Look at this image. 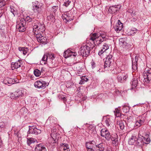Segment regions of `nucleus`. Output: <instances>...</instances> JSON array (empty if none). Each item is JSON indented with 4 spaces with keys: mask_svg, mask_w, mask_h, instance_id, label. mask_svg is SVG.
I'll return each mask as SVG.
<instances>
[{
    "mask_svg": "<svg viewBox=\"0 0 151 151\" xmlns=\"http://www.w3.org/2000/svg\"><path fill=\"white\" fill-rule=\"evenodd\" d=\"M45 28L43 23H35L33 26V32L35 34L43 33L45 31Z\"/></svg>",
    "mask_w": 151,
    "mask_h": 151,
    "instance_id": "nucleus-1",
    "label": "nucleus"
},
{
    "mask_svg": "<svg viewBox=\"0 0 151 151\" xmlns=\"http://www.w3.org/2000/svg\"><path fill=\"white\" fill-rule=\"evenodd\" d=\"M90 37V40L93 42L95 45H98L104 41L103 39L98 35V34L96 33L91 34Z\"/></svg>",
    "mask_w": 151,
    "mask_h": 151,
    "instance_id": "nucleus-2",
    "label": "nucleus"
},
{
    "mask_svg": "<svg viewBox=\"0 0 151 151\" xmlns=\"http://www.w3.org/2000/svg\"><path fill=\"white\" fill-rule=\"evenodd\" d=\"M26 93L25 90L18 89L16 91L10 94V97L12 99H16L25 95Z\"/></svg>",
    "mask_w": 151,
    "mask_h": 151,
    "instance_id": "nucleus-3",
    "label": "nucleus"
},
{
    "mask_svg": "<svg viewBox=\"0 0 151 151\" xmlns=\"http://www.w3.org/2000/svg\"><path fill=\"white\" fill-rule=\"evenodd\" d=\"M90 50V47L86 44L81 47L80 53L82 56L86 57L89 54Z\"/></svg>",
    "mask_w": 151,
    "mask_h": 151,
    "instance_id": "nucleus-4",
    "label": "nucleus"
},
{
    "mask_svg": "<svg viewBox=\"0 0 151 151\" xmlns=\"http://www.w3.org/2000/svg\"><path fill=\"white\" fill-rule=\"evenodd\" d=\"M17 27H18L17 30L20 32H23L25 30L24 26L26 24L25 19H18L17 21Z\"/></svg>",
    "mask_w": 151,
    "mask_h": 151,
    "instance_id": "nucleus-5",
    "label": "nucleus"
},
{
    "mask_svg": "<svg viewBox=\"0 0 151 151\" xmlns=\"http://www.w3.org/2000/svg\"><path fill=\"white\" fill-rule=\"evenodd\" d=\"M32 4L33 11L35 12L39 13L41 10L42 4L37 1H35L32 3Z\"/></svg>",
    "mask_w": 151,
    "mask_h": 151,
    "instance_id": "nucleus-6",
    "label": "nucleus"
},
{
    "mask_svg": "<svg viewBox=\"0 0 151 151\" xmlns=\"http://www.w3.org/2000/svg\"><path fill=\"white\" fill-rule=\"evenodd\" d=\"M143 77L146 82H148L150 80L151 76V68H146L143 73Z\"/></svg>",
    "mask_w": 151,
    "mask_h": 151,
    "instance_id": "nucleus-7",
    "label": "nucleus"
},
{
    "mask_svg": "<svg viewBox=\"0 0 151 151\" xmlns=\"http://www.w3.org/2000/svg\"><path fill=\"white\" fill-rule=\"evenodd\" d=\"M146 118L144 117L139 116L136 119L135 122V126L137 127H140L144 124Z\"/></svg>",
    "mask_w": 151,
    "mask_h": 151,
    "instance_id": "nucleus-8",
    "label": "nucleus"
},
{
    "mask_svg": "<svg viewBox=\"0 0 151 151\" xmlns=\"http://www.w3.org/2000/svg\"><path fill=\"white\" fill-rule=\"evenodd\" d=\"M34 85L35 87L42 89L45 88L46 86L47 85L46 82L42 80L37 81L35 82Z\"/></svg>",
    "mask_w": 151,
    "mask_h": 151,
    "instance_id": "nucleus-9",
    "label": "nucleus"
},
{
    "mask_svg": "<svg viewBox=\"0 0 151 151\" xmlns=\"http://www.w3.org/2000/svg\"><path fill=\"white\" fill-rule=\"evenodd\" d=\"M36 38L38 42L42 44H46L47 42V39L45 37L42 35L43 33L40 34H36Z\"/></svg>",
    "mask_w": 151,
    "mask_h": 151,
    "instance_id": "nucleus-10",
    "label": "nucleus"
},
{
    "mask_svg": "<svg viewBox=\"0 0 151 151\" xmlns=\"http://www.w3.org/2000/svg\"><path fill=\"white\" fill-rule=\"evenodd\" d=\"M41 132V130L38 128H37L34 126L30 127L28 131V134H40Z\"/></svg>",
    "mask_w": 151,
    "mask_h": 151,
    "instance_id": "nucleus-11",
    "label": "nucleus"
},
{
    "mask_svg": "<svg viewBox=\"0 0 151 151\" xmlns=\"http://www.w3.org/2000/svg\"><path fill=\"white\" fill-rule=\"evenodd\" d=\"M101 135L104 137L108 140H109L111 139V135L109 131L106 129H103L101 130Z\"/></svg>",
    "mask_w": 151,
    "mask_h": 151,
    "instance_id": "nucleus-12",
    "label": "nucleus"
},
{
    "mask_svg": "<svg viewBox=\"0 0 151 151\" xmlns=\"http://www.w3.org/2000/svg\"><path fill=\"white\" fill-rule=\"evenodd\" d=\"M92 142L95 143L96 147L97 149L100 151H103L104 150L105 147V145L103 143H99L97 140L96 141H92Z\"/></svg>",
    "mask_w": 151,
    "mask_h": 151,
    "instance_id": "nucleus-13",
    "label": "nucleus"
},
{
    "mask_svg": "<svg viewBox=\"0 0 151 151\" xmlns=\"http://www.w3.org/2000/svg\"><path fill=\"white\" fill-rule=\"evenodd\" d=\"M51 142L52 143H56L59 139L60 136L59 133L57 132L56 133H51Z\"/></svg>",
    "mask_w": 151,
    "mask_h": 151,
    "instance_id": "nucleus-14",
    "label": "nucleus"
},
{
    "mask_svg": "<svg viewBox=\"0 0 151 151\" xmlns=\"http://www.w3.org/2000/svg\"><path fill=\"white\" fill-rule=\"evenodd\" d=\"M121 7L120 5L111 6L110 7L109 11L111 13L115 14L119 10Z\"/></svg>",
    "mask_w": 151,
    "mask_h": 151,
    "instance_id": "nucleus-15",
    "label": "nucleus"
},
{
    "mask_svg": "<svg viewBox=\"0 0 151 151\" xmlns=\"http://www.w3.org/2000/svg\"><path fill=\"white\" fill-rule=\"evenodd\" d=\"M112 55H110L106 58V61L104 65V68L110 66L112 61Z\"/></svg>",
    "mask_w": 151,
    "mask_h": 151,
    "instance_id": "nucleus-16",
    "label": "nucleus"
},
{
    "mask_svg": "<svg viewBox=\"0 0 151 151\" xmlns=\"http://www.w3.org/2000/svg\"><path fill=\"white\" fill-rule=\"evenodd\" d=\"M123 27V23L119 19L114 27L115 30L118 33L122 30Z\"/></svg>",
    "mask_w": 151,
    "mask_h": 151,
    "instance_id": "nucleus-17",
    "label": "nucleus"
},
{
    "mask_svg": "<svg viewBox=\"0 0 151 151\" xmlns=\"http://www.w3.org/2000/svg\"><path fill=\"white\" fill-rule=\"evenodd\" d=\"M77 55V53L72 52L70 50H68L64 53V56L65 58H67L72 55L73 56H76Z\"/></svg>",
    "mask_w": 151,
    "mask_h": 151,
    "instance_id": "nucleus-18",
    "label": "nucleus"
},
{
    "mask_svg": "<svg viewBox=\"0 0 151 151\" xmlns=\"http://www.w3.org/2000/svg\"><path fill=\"white\" fill-rule=\"evenodd\" d=\"M16 81L14 79L6 78L3 81V83L5 84L10 86L12 84L16 83Z\"/></svg>",
    "mask_w": 151,
    "mask_h": 151,
    "instance_id": "nucleus-19",
    "label": "nucleus"
},
{
    "mask_svg": "<svg viewBox=\"0 0 151 151\" xmlns=\"http://www.w3.org/2000/svg\"><path fill=\"white\" fill-rule=\"evenodd\" d=\"M22 64V61L21 60H19L16 62L12 63L11 64L12 69L14 70L15 69H17L20 67Z\"/></svg>",
    "mask_w": 151,
    "mask_h": 151,
    "instance_id": "nucleus-20",
    "label": "nucleus"
},
{
    "mask_svg": "<svg viewBox=\"0 0 151 151\" xmlns=\"http://www.w3.org/2000/svg\"><path fill=\"white\" fill-rule=\"evenodd\" d=\"M109 48L108 45L106 43H104L101 47V50L99 51L98 54L99 55H101L104 53Z\"/></svg>",
    "mask_w": 151,
    "mask_h": 151,
    "instance_id": "nucleus-21",
    "label": "nucleus"
},
{
    "mask_svg": "<svg viewBox=\"0 0 151 151\" xmlns=\"http://www.w3.org/2000/svg\"><path fill=\"white\" fill-rule=\"evenodd\" d=\"M118 136L116 134L113 135L111 136L110 139L112 141V143L115 146L118 144Z\"/></svg>",
    "mask_w": 151,
    "mask_h": 151,
    "instance_id": "nucleus-22",
    "label": "nucleus"
},
{
    "mask_svg": "<svg viewBox=\"0 0 151 151\" xmlns=\"http://www.w3.org/2000/svg\"><path fill=\"white\" fill-rule=\"evenodd\" d=\"M139 141V139H137L135 136H132L131 138L129 139L128 143L129 145H133L135 142L137 140Z\"/></svg>",
    "mask_w": 151,
    "mask_h": 151,
    "instance_id": "nucleus-23",
    "label": "nucleus"
},
{
    "mask_svg": "<svg viewBox=\"0 0 151 151\" xmlns=\"http://www.w3.org/2000/svg\"><path fill=\"white\" fill-rule=\"evenodd\" d=\"M105 123L107 127H109L112 123V118L109 116H107L105 117Z\"/></svg>",
    "mask_w": 151,
    "mask_h": 151,
    "instance_id": "nucleus-24",
    "label": "nucleus"
},
{
    "mask_svg": "<svg viewBox=\"0 0 151 151\" xmlns=\"http://www.w3.org/2000/svg\"><path fill=\"white\" fill-rule=\"evenodd\" d=\"M142 141H143L146 144H148L150 142V136L148 134L145 136V137H142Z\"/></svg>",
    "mask_w": 151,
    "mask_h": 151,
    "instance_id": "nucleus-25",
    "label": "nucleus"
},
{
    "mask_svg": "<svg viewBox=\"0 0 151 151\" xmlns=\"http://www.w3.org/2000/svg\"><path fill=\"white\" fill-rule=\"evenodd\" d=\"M69 149V146L67 144H62V145L60 147V150L61 151H64L66 149Z\"/></svg>",
    "mask_w": 151,
    "mask_h": 151,
    "instance_id": "nucleus-26",
    "label": "nucleus"
},
{
    "mask_svg": "<svg viewBox=\"0 0 151 151\" xmlns=\"http://www.w3.org/2000/svg\"><path fill=\"white\" fill-rule=\"evenodd\" d=\"M19 50L21 51V52H23V54L25 55L27 53L28 51V49L27 47H19Z\"/></svg>",
    "mask_w": 151,
    "mask_h": 151,
    "instance_id": "nucleus-27",
    "label": "nucleus"
},
{
    "mask_svg": "<svg viewBox=\"0 0 151 151\" xmlns=\"http://www.w3.org/2000/svg\"><path fill=\"white\" fill-rule=\"evenodd\" d=\"M119 44L121 46H122L123 47H125L127 45V43L123 38H120L119 40Z\"/></svg>",
    "mask_w": 151,
    "mask_h": 151,
    "instance_id": "nucleus-28",
    "label": "nucleus"
},
{
    "mask_svg": "<svg viewBox=\"0 0 151 151\" xmlns=\"http://www.w3.org/2000/svg\"><path fill=\"white\" fill-rule=\"evenodd\" d=\"M44 146L42 144H40L36 145L35 149V151H41Z\"/></svg>",
    "mask_w": 151,
    "mask_h": 151,
    "instance_id": "nucleus-29",
    "label": "nucleus"
},
{
    "mask_svg": "<svg viewBox=\"0 0 151 151\" xmlns=\"http://www.w3.org/2000/svg\"><path fill=\"white\" fill-rule=\"evenodd\" d=\"M120 108L119 107L115 109V111H114V113L115 115L117 117H119L121 116V113L119 112Z\"/></svg>",
    "mask_w": 151,
    "mask_h": 151,
    "instance_id": "nucleus-30",
    "label": "nucleus"
},
{
    "mask_svg": "<svg viewBox=\"0 0 151 151\" xmlns=\"http://www.w3.org/2000/svg\"><path fill=\"white\" fill-rule=\"evenodd\" d=\"M117 123L119 125V128L123 130L124 129V125L123 121H117Z\"/></svg>",
    "mask_w": 151,
    "mask_h": 151,
    "instance_id": "nucleus-31",
    "label": "nucleus"
},
{
    "mask_svg": "<svg viewBox=\"0 0 151 151\" xmlns=\"http://www.w3.org/2000/svg\"><path fill=\"white\" fill-rule=\"evenodd\" d=\"M138 83V81L137 79L134 80L132 82L131 86L132 88H135L137 86Z\"/></svg>",
    "mask_w": 151,
    "mask_h": 151,
    "instance_id": "nucleus-32",
    "label": "nucleus"
},
{
    "mask_svg": "<svg viewBox=\"0 0 151 151\" xmlns=\"http://www.w3.org/2000/svg\"><path fill=\"white\" fill-rule=\"evenodd\" d=\"M36 140L32 138H30L28 139L27 141V143L28 145H30L32 143L35 142Z\"/></svg>",
    "mask_w": 151,
    "mask_h": 151,
    "instance_id": "nucleus-33",
    "label": "nucleus"
},
{
    "mask_svg": "<svg viewBox=\"0 0 151 151\" xmlns=\"http://www.w3.org/2000/svg\"><path fill=\"white\" fill-rule=\"evenodd\" d=\"M122 74L119 75L117 77V80L119 82L121 83H124V80L122 78Z\"/></svg>",
    "mask_w": 151,
    "mask_h": 151,
    "instance_id": "nucleus-34",
    "label": "nucleus"
},
{
    "mask_svg": "<svg viewBox=\"0 0 151 151\" xmlns=\"http://www.w3.org/2000/svg\"><path fill=\"white\" fill-rule=\"evenodd\" d=\"M138 31V30L135 28H132L130 31L129 33L131 35H134L137 33Z\"/></svg>",
    "mask_w": 151,
    "mask_h": 151,
    "instance_id": "nucleus-35",
    "label": "nucleus"
},
{
    "mask_svg": "<svg viewBox=\"0 0 151 151\" xmlns=\"http://www.w3.org/2000/svg\"><path fill=\"white\" fill-rule=\"evenodd\" d=\"M47 52L45 53L42 58V61L45 62L44 63V64H45L46 63L47 58H48L47 57Z\"/></svg>",
    "mask_w": 151,
    "mask_h": 151,
    "instance_id": "nucleus-36",
    "label": "nucleus"
},
{
    "mask_svg": "<svg viewBox=\"0 0 151 151\" xmlns=\"http://www.w3.org/2000/svg\"><path fill=\"white\" fill-rule=\"evenodd\" d=\"M34 73L35 76L36 77L40 76L41 74V71L37 69H36L34 70Z\"/></svg>",
    "mask_w": 151,
    "mask_h": 151,
    "instance_id": "nucleus-37",
    "label": "nucleus"
},
{
    "mask_svg": "<svg viewBox=\"0 0 151 151\" xmlns=\"http://www.w3.org/2000/svg\"><path fill=\"white\" fill-rule=\"evenodd\" d=\"M123 112L124 113H127L129 111V107L127 106H124L122 108Z\"/></svg>",
    "mask_w": 151,
    "mask_h": 151,
    "instance_id": "nucleus-38",
    "label": "nucleus"
},
{
    "mask_svg": "<svg viewBox=\"0 0 151 151\" xmlns=\"http://www.w3.org/2000/svg\"><path fill=\"white\" fill-rule=\"evenodd\" d=\"M62 17L63 19H67L69 18V16L68 13L66 12L62 15Z\"/></svg>",
    "mask_w": 151,
    "mask_h": 151,
    "instance_id": "nucleus-39",
    "label": "nucleus"
},
{
    "mask_svg": "<svg viewBox=\"0 0 151 151\" xmlns=\"http://www.w3.org/2000/svg\"><path fill=\"white\" fill-rule=\"evenodd\" d=\"M47 57L48 58H49L50 59L52 60H53L54 59L55 57L54 54L47 53Z\"/></svg>",
    "mask_w": 151,
    "mask_h": 151,
    "instance_id": "nucleus-40",
    "label": "nucleus"
},
{
    "mask_svg": "<svg viewBox=\"0 0 151 151\" xmlns=\"http://www.w3.org/2000/svg\"><path fill=\"white\" fill-rule=\"evenodd\" d=\"M122 77L123 78V80H124V82L127 80L128 77V76L127 74L126 73H122Z\"/></svg>",
    "mask_w": 151,
    "mask_h": 151,
    "instance_id": "nucleus-41",
    "label": "nucleus"
},
{
    "mask_svg": "<svg viewBox=\"0 0 151 151\" xmlns=\"http://www.w3.org/2000/svg\"><path fill=\"white\" fill-rule=\"evenodd\" d=\"M128 12L130 13L131 15L132 16L135 15V12L131 9H129L128 10Z\"/></svg>",
    "mask_w": 151,
    "mask_h": 151,
    "instance_id": "nucleus-42",
    "label": "nucleus"
},
{
    "mask_svg": "<svg viewBox=\"0 0 151 151\" xmlns=\"http://www.w3.org/2000/svg\"><path fill=\"white\" fill-rule=\"evenodd\" d=\"M81 79L83 80L84 82H87L88 81V79L86 76H83L81 77Z\"/></svg>",
    "mask_w": 151,
    "mask_h": 151,
    "instance_id": "nucleus-43",
    "label": "nucleus"
},
{
    "mask_svg": "<svg viewBox=\"0 0 151 151\" xmlns=\"http://www.w3.org/2000/svg\"><path fill=\"white\" fill-rule=\"evenodd\" d=\"M99 36L101 37L102 39H103L104 40L106 39V35L105 34L101 33L100 34V35Z\"/></svg>",
    "mask_w": 151,
    "mask_h": 151,
    "instance_id": "nucleus-44",
    "label": "nucleus"
},
{
    "mask_svg": "<svg viewBox=\"0 0 151 151\" xmlns=\"http://www.w3.org/2000/svg\"><path fill=\"white\" fill-rule=\"evenodd\" d=\"M70 2H71L69 1H67L66 2H65L63 4V5H64L65 6L67 7L68 6Z\"/></svg>",
    "mask_w": 151,
    "mask_h": 151,
    "instance_id": "nucleus-45",
    "label": "nucleus"
},
{
    "mask_svg": "<svg viewBox=\"0 0 151 151\" xmlns=\"http://www.w3.org/2000/svg\"><path fill=\"white\" fill-rule=\"evenodd\" d=\"M49 120L51 122H52V123H55V121L56 120V119L55 118H54L53 117H49Z\"/></svg>",
    "mask_w": 151,
    "mask_h": 151,
    "instance_id": "nucleus-46",
    "label": "nucleus"
},
{
    "mask_svg": "<svg viewBox=\"0 0 151 151\" xmlns=\"http://www.w3.org/2000/svg\"><path fill=\"white\" fill-rule=\"evenodd\" d=\"M132 68L133 70H135L137 69V67L136 65H135V64H132Z\"/></svg>",
    "mask_w": 151,
    "mask_h": 151,
    "instance_id": "nucleus-47",
    "label": "nucleus"
},
{
    "mask_svg": "<svg viewBox=\"0 0 151 151\" xmlns=\"http://www.w3.org/2000/svg\"><path fill=\"white\" fill-rule=\"evenodd\" d=\"M60 98L64 102L65 101H66V98L64 96H60Z\"/></svg>",
    "mask_w": 151,
    "mask_h": 151,
    "instance_id": "nucleus-48",
    "label": "nucleus"
},
{
    "mask_svg": "<svg viewBox=\"0 0 151 151\" xmlns=\"http://www.w3.org/2000/svg\"><path fill=\"white\" fill-rule=\"evenodd\" d=\"M5 126L4 123L3 122H0V127L1 128H3Z\"/></svg>",
    "mask_w": 151,
    "mask_h": 151,
    "instance_id": "nucleus-49",
    "label": "nucleus"
},
{
    "mask_svg": "<svg viewBox=\"0 0 151 151\" xmlns=\"http://www.w3.org/2000/svg\"><path fill=\"white\" fill-rule=\"evenodd\" d=\"M10 11L14 15V14L16 13V12L15 11V10L13 9L11 7H10Z\"/></svg>",
    "mask_w": 151,
    "mask_h": 151,
    "instance_id": "nucleus-50",
    "label": "nucleus"
},
{
    "mask_svg": "<svg viewBox=\"0 0 151 151\" xmlns=\"http://www.w3.org/2000/svg\"><path fill=\"white\" fill-rule=\"evenodd\" d=\"M92 142H93L92 141H91V143L88 142L86 144V148L88 149V148H91V147H90L88 146V145L91 143H93Z\"/></svg>",
    "mask_w": 151,
    "mask_h": 151,
    "instance_id": "nucleus-51",
    "label": "nucleus"
},
{
    "mask_svg": "<svg viewBox=\"0 0 151 151\" xmlns=\"http://www.w3.org/2000/svg\"><path fill=\"white\" fill-rule=\"evenodd\" d=\"M52 8L53 9H54L53 11L54 12H55L58 9V6H53Z\"/></svg>",
    "mask_w": 151,
    "mask_h": 151,
    "instance_id": "nucleus-52",
    "label": "nucleus"
},
{
    "mask_svg": "<svg viewBox=\"0 0 151 151\" xmlns=\"http://www.w3.org/2000/svg\"><path fill=\"white\" fill-rule=\"evenodd\" d=\"M56 129L55 128H53V129H52L51 130V133H57L56 131Z\"/></svg>",
    "mask_w": 151,
    "mask_h": 151,
    "instance_id": "nucleus-53",
    "label": "nucleus"
},
{
    "mask_svg": "<svg viewBox=\"0 0 151 151\" xmlns=\"http://www.w3.org/2000/svg\"><path fill=\"white\" fill-rule=\"evenodd\" d=\"M91 65H92V67L93 68L95 67V63L94 62H92L91 63Z\"/></svg>",
    "mask_w": 151,
    "mask_h": 151,
    "instance_id": "nucleus-54",
    "label": "nucleus"
},
{
    "mask_svg": "<svg viewBox=\"0 0 151 151\" xmlns=\"http://www.w3.org/2000/svg\"><path fill=\"white\" fill-rule=\"evenodd\" d=\"M48 18H51L52 19H55L54 16L52 14H51L50 16L48 17Z\"/></svg>",
    "mask_w": 151,
    "mask_h": 151,
    "instance_id": "nucleus-55",
    "label": "nucleus"
},
{
    "mask_svg": "<svg viewBox=\"0 0 151 151\" xmlns=\"http://www.w3.org/2000/svg\"><path fill=\"white\" fill-rule=\"evenodd\" d=\"M84 81H83V80H82L81 79V81H80V82H79V84H84Z\"/></svg>",
    "mask_w": 151,
    "mask_h": 151,
    "instance_id": "nucleus-56",
    "label": "nucleus"
},
{
    "mask_svg": "<svg viewBox=\"0 0 151 151\" xmlns=\"http://www.w3.org/2000/svg\"><path fill=\"white\" fill-rule=\"evenodd\" d=\"M2 141L1 140V137H0V148L2 146Z\"/></svg>",
    "mask_w": 151,
    "mask_h": 151,
    "instance_id": "nucleus-57",
    "label": "nucleus"
},
{
    "mask_svg": "<svg viewBox=\"0 0 151 151\" xmlns=\"http://www.w3.org/2000/svg\"><path fill=\"white\" fill-rule=\"evenodd\" d=\"M87 151H95L94 150L91 148H88V150H87Z\"/></svg>",
    "mask_w": 151,
    "mask_h": 151,
    "instance_id": "nucleus-58",
    "label": "nucleus"
},
{
    "mask_svg": "<svg viewBox=\"0 0 151 151\" xmlns=\"http://www.w3.org/2000/svg\"><path fill=\"white\" fill-rule=\"evenodd\" d=\"M41 151H47L46 148L44 146L42 148V149Z\"/></svg>",
    "mask_w": 151,
    "mask_h": 151,
    "instance_id": "nucleus-59",
    "label": "nucleus"
},
{
    "mask_svg": "<svg viewBox=\"0 0 151 151\" xmlns=\"http://www.w3.org/2000/svg\"><path fill=\"white\" fill-rule=\"evenodd\" d=\"M65 21H64V22L65 23H66L67 22H69V20H70V19H68V21H67V19H65Z\"/></svg>",
    "mask_w": 151,
    "mask_h": 151,
    "instance_id": "nucleus-60",
    "label": "nucleus"
},
{
    "mask_svg": "<svg viewBox=\"0 0 151 151\" xmlns=\"http://www.w3.org/2000/svg\"><path fill=\"white\" fill-rule=\"evenodd\" d=\"M106 151H112L111 150H107Z\"/></svg>",
    "mask_w": 151,
    "mask_h": 151,
    "instance_id": "nucleus-61",
    "label": "nucleus"
},
{
    "mask_svg": "<svg viewBox=\"0 0 151 151\" xmlns=\"http://www.w3.org/2000/svg\"><path fill=\"white\" fill-rule=\"evenodd\" d=\"M28 17H29L28 16H27L26 17V18H27Z\"/></svg>",
    "mask_w": 151,
    "mask_h": 151,
    "instance_id": "nucleus-62",
    "label": "nucleus"
},
{
    "mask_svg": "<svg viewBox=\"0 0 151 151\" xmlns=\"http://www.w3.org/2000/svg\"><path fill=\"white\" fill-rule=\"evenodd\" d=\"M150 1H151V0H149Z\"/></svg>",
    "mask_w": 151,
    "mask_h": 151,
    "instance_id": "nucleus-63",
    "label": "nucleus"
}]
</instances>
